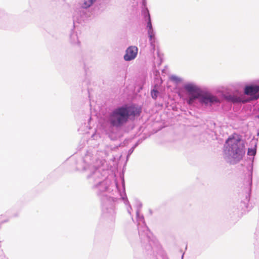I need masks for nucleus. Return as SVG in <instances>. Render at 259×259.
<instances>
[{"instance_id": "obj_1", "label": "nucleus", "mask_w": 259, "mask_h": 259, "mask_svg": "<svg viewBox=\"0 0 259 259\" xmlns=\"http://www.w3.org/2000/svg\"><path fill=\"white\" fill-rule=\"evenodd\" d=\"M141 112V109L134 105H124L117 107L110 113L109 121L112 126L120 127L139 116Z\"/></svg>"}, {"instance_id": "obj_2", "label": "nucleus", "mask_w": 259, "mask_h": 259, "mask_svg": "<svg viewBox=\"0 0 259 259\" xmlns=\"http://www.w3.org/2000/svg\"><path fill=\"white\" fill-rule=\"evenodd\" d=\"M184 88L190 96L188 100V103L189 105L192 104L196 99H198L200 102L206 105L208 104L211 105L219 102L217 97L212 96L210 93L203 92L195 85L188 84L185 85Z\"/></svg>"}, {"instance_id": "obj_3", "label": "nucleus", "mask_w": 259, "mask_h": 259, "mask_svg": "<svg viewBox=\"0 0 259 259\" xmlns=\"http://www.w3.org/2000/svg\"><path fill=\"white\" fill-rule=\"evenodd\" d=\"M230 156L236 161L241 159L245 153L244 144L240 139L229 138L226 141Z\"/></svg>"}, {"instance_id": "obj_4", "label": "nucleus", "mask_w": 259, "mask_h": 259, "mask_svg": "<svg viewBox=\"0 0 259 259\" xmlns=\"http://www.w3.org/2000/svg\"><path fill=\"white\" fill-rule=\"evenodd\" d=\"M137 53L138 48L135 46H131L127 49L124 59L126 61L133 60L137 56Z\"/></svg>"}, {"instance_id": "obj_5", "label": "nucleus", "mask_w": 259, "mask_h": 259, "mask_svg": "<svg viewBox=\"0 0 259 259\" xmlns=\"http://www.w3.org/2000/svg\"><path fill=\"white\" fill-rule=\"evenodd\" d=\"M259 91L258 85H248L246 86L244 90V93L249 96H252L256 94Z\"/></svg>"}, {"instance_id": "obj_6", "label": "nucleus", "mask_w": 259, "mask_h": 259, "mask_svg": "<svg viewBox=\"0 0 259 259\" xmlns=\"http://www.w3.org/2000/svg\"><path fill=\"white\" fill-rule=\"evenodd\" d=\"M96 0H84L82 7L88 8L90 7Z\"/></svg>"}, {"instance_id": "obj_7", "label": "nucleus", "mask_w": 259, "mask_h": 259, "mask_svg": "<svg viewBox=\"0 0 259 259\" xmlns=\"http://www.w3.org/2000/svg\"><path fill=\"white\" fill-rule=\"evenodd\" d=\"M256 153L255 149H248L247 154L251 156H254Z\"/></svg>"}, {"instance_id": "obj_8", "label": "nucleus", "mask_w": 259, "mask_h": 259, "mask_svg": "<svg viewBox=\"0 0 259 259\" xmlns=\"http://www.w3.org/2000/svg\"><path fill=\"white\" fill-rule=\"evenodd\" d=\"M147 27L148 28V30H152V23L150 20V17L149 14H148V22L147 23Z\"/></svg>"}, {"instance_id": "obj_9", "label": "nucleus", "mask_w": 259, "mask_h": 259, "mask_svg": "<svg viewBox=\"0 0 259 259\" xmlns=\"http://www.w3.org/2000/svg\"><path fill=\"white\" fill-rule=\"evenodd\" d=\"M157 95L158 92L157 91L153 90L151 91V96L153 99H156L157 97Z\"/></svg>"}, {"instance_id": "obj_10", "label": "nucleus", "mask_w": 259, "mask_h": 259, "mask_svg": "<svg viewBox=\"0 0 259 259\" xmlns=\"http://www.w3.org/2000/svg\"><path fill=\"white\" fill-rule=\"evenodd\" d=\"M148 34L150 39H152V37L154 36L153 30H148Z\"/></svg>"}, {"instance_id": "obj_11", "label": "nucleus", "mask_w": 259, "mask_h": 259, "mask_svg": "<svg viewBox=\"0 0 259 259\" xmlns=\"http://www.w3.org/2000/svg\"><path fill=\"white\" fill-rule=\"evenodd\" d=\"M232 101L234 103L238 102L240 101V99H238L237 98H233L232 99Z\"/></svg>"}]
</instances>
